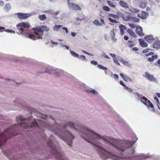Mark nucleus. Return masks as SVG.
<instances>
[{
	"mask_svg": "<svg viewBox=\"0 0 160 160\" xmlns=\"http://www.w3.org/2000/svg\"><path fill=\"white\" fill-rule=\"evenodd\" d=\"M14 135L11 129L6 130L4 132L0 133V147L4 144L8 137L10 138Z\"/></svg>",
	"mask_w": 160,
	"mask_h": 160,
	"instance_id": "39448f33",
	"label": "nucleus"
},
{
	"mask_svg": "<svg viewBox=\"0 0 160 160\" xmlns=\"http://www.w3.org/2000/svg\"><path fill=\"white\" fill-rule=\"evenodd\" d=\"M123 79L124 80L127 82L128 81H131V79L127 76H125Z\"/></svg>",
	"mask_w": 160,
	"mask_h": 160,
	"instance_id": "4c0bfd02",
	"label": "nucleus"
},
{
	"mask_svg": "<svg viewBox=\"0 0 160 160\" xmlns=\"http://www.w3.org/2000/svg\"><path fill=\"white\" fill-rule=\"evenodd\" d=\"M79 59L82 60H85V61L87 60V59L86 58L85 56L83 55H81L80 56H79V58H78Z\"/></svg>",
	"mask_w": 160,
	"mask_h": 160,
	"instance_id": "473e14b6",
	"label": "nucleus"
},
{
	"mask_svg": "<svg viewBox=\"0 0 160 160\" xmlns=\"http://www.w3.org/2000/svg\"><path fill=\"white\" fill-rule=\"evenodd\" d=\"M62 27V26L61 25H55L53 28L54 31H58L60 28Z\"/></svg>",
	"mask_w": 160,
	"mask_h": 160,
	"instance_id": "cd10ccee",
	"label": "nucleus"
},
{
	"mask_svg": "<svg viewBox=\"0 0 160 160\" xmlns=\"http://www.w3.org/2000/svg\"><path fill=\"white\" fill-rule=\"evenodd\" d=\"M62 29L65 31L66 32L67 34H68V30L67 28L63 27Z\"/></svg>",
	"mask_w": 160,
	"mask_h": 160,
	"instance_id": "0e129e2a",
	"label": "nucleus"
},
{
	"mask_svg": "<svg viewBox=\"0 0 160 160\" xmlns=\"http://www.w3.org/2000/svg\"><path fill=\"white\" fill-rule=\"evenodd\" d=\"M11 9V6L10 4L9 3L6 4L4 8V10L7 12H8Z\"/></svg>",
	"mask_w": 160,
	"mask_h": 160,
	"instance_id": "aec40b11",
	"label": "nucleus"
},
{
	"mask_svg": "<svg viewBox=\"0 0 160 160\" xmlns=\"http://www.w3.org/2000/svg\"><path fill=\"white\" fill-rule=\"evenodd\" d=\"M138 41L140 46L142 47H148V44L142 39H139Z\"/></svg>",
	"mask_w": 160,
	"mask_h": 160,
	"instance_id": "dca6fc26",
	"label": "nucleus"
},
{
	"mask_svg": "<svg viewBox=\"0 0 160 160\" xmlns=\"http://www.w3.org/2000/svg\"><path fill=\"white\" fill-rule=\"evenodd\" d=\"M91 63L92 65H96L98 64V62L94 60H91Z\"/></svg>",
	"mask_w": 160,
	"mask_h": 160,
	"instance_id": "49530a36",
	"label": "nucleus"
},
{
	"mask_svg": "<svg viewBox=\"0 0 160 160\" xmlns=\"http://www.w3.org/2000/svg\"><path fill=\"white\" fill-rule=\"evenodd\" d=\"M128 32L133 37L136 38V35L134 32L131 29H128L127 30Z\"/></svg>",
	"mask_w": 160,
	"mask_h": 160,
	"instance_id": "4be33fe9",
	"label": "nucleus"
},
{
	"mask_svg": "<svg viewBox=\"0 0 160 160\" xmlns=\"http://www.w3.org/2000/svg\"><path fill=\"white\" fill-rule=\"evenodd\" d=\"M17 121L20 122L18 124V125L24 128L28 129L33 127H38V126L36 121L33 122H32L31 125L28 123V120L25 119L22 117H19L17 118Z\"/></svg>",
	"mask_w": 160,
	"mask_h": 160,
	"instance_id": "f03ea898",
	"label": "nucleus"
},
{
	"mask_svg": "<svg viewBox=\"0 0 160 160\" xmlns=\"http://www.w3.org/2000/svg\"><path fill=\"white\" fill-rule=\"evenodd\" d=\"M87 91L88 92L93 93L95 95L98 94V92L93 89L91 88L90 89L88 90Z\"/></svg>",
	"mask_w": 160,
	"mask_h": 160,
	"instance_id": "412c9836",
	"label": "nucleus"
},
{
	"mask_svg": "<svg viewBox=\"0 0 160 160\" xmlns=\"http://www.w3.org/2000/svg\"><path fill=\"white\" fill-rule=\"evenodd\" d=\"M59 44H62V45L61 46V47H65L67 49L69 50L70 48L67 45H64L60 43Z\"/></svg>",
	"mask_w": 160,
	"mask_h": 160,
	"instance_id": "3c124183",
	"label": "nucleus"
},
{
	"mask_svg": "<svg viewBox=\"0 0 160 160\" xmlns=\"http://www.w3.org/2000/svg\"><path fill=\"white\" fill-rule=\"evenodd\" d=\"M97 67L100 69H103L104 70H107L108 69V68L104 67L101 65L98 64Z\"/></svg>",
	"mask_w": 160,
	"mask_h": 160,
	"instance_id": "c756f323",
	"label": "nucleus"
},
{
	"mask_svg": "<svg viewBox=\"0 0 160 160\" xmlns=\"http://www.w3.org/2000/svg\"><path fill=\"white\" fill-rule=\"evenodd\" d=\"M14 102L16 104V103H18L20 102V101H19V99L18 98L16 99L15 100H14Z\"/></svg>",
	"mask_w": 160,
	"mask_h": 160,
	"instance_id": "680f3d73",
	"label": "nucleus"
},
{
	"mask_svg": "<svg viewBox=\"0 0 160 160\" xmlns=\"http://www.w3.org/2000/svg\"><path fill=\"white\" fill-rule=\"evenodd\" d=\"M17 15L18 18L20 19H26L31 16L32 14L30 13H18L15 14Z\"/></svg>",
	"mask_w": 160,
	"mask_h": 160,
	"instance_id": "6e6552de",
	"label": "nucleus"
},
{
	"mask_svg": "<svg viewBox=\"0 0 160 160\" xmlns=\"http://www.w3.org/2000/svg\"><path fill=\"white\" fill-rule=\"evenodd\" d=\"M69 50H70V52L72 56H73L74 57L76 58H79V55L78 54L76 53L73 51L71 50L70 49Z\"/></svg>",
	"mask_w": 160,
	"mask_h": 160,
	"instance_id": "b1692460",
	"label": "nucleus"
},
{
	"mask_svg": "<svg viewBox=\"0 0 160 160\" xmlns=\"http://www.w3.org/2000/svg\"><path fill=\"white\" fill-rule=\"evenodd\" d=\"M113 62L114 63H116V64H117V65H118L119 66L120 65V63L118 61V59L116 58H114L113 59Z\"/></svg>",
	"mask_w": 160,
	"mask_h": 160,
	"instance_id": "37998d69",
	"label": "nucleus"
},
{
	"mask_svg": "<svg viewBox=\"0 0 160 160\" xmlns=\"http://www.w3.org/2000/svg\"><path fill=\"white\" fill-rule=\"evenodd\" d=\"M107 3L108 4L109 6H111L113 8H114L115 7V5L112 4V2L110 1H107Z\"/></svg>",
	"mask_w": 160,
	"mask_h": 160,
	"instance_id": "e433bc0d",
	"label": "nucleus"
},
{
	"mask_svg": "<svg viewBox=\"0 0 160 160\" xmlns=\"http://www.w3.org/2000/svg\"><path fill=\"white\" fill-rule=\"evenodd\" d=\"M49 27L46 26L42 25L41 26L35 27L32 28L34 30L35 34L36 35V38L37 39H42V36L43 35L44 31L48 32L49 30Z\"/></svg>",
	"mask_w": 160,
	"mask_h": 160,
	"instance_id": "20e7f679",
	"label": "nucleus"
},
{
	"mask_svg": "<svg viewBox=\"0 0 160 160\" xmlns=\"http://www.w3.org/2000/svg\"><path fill=\"white\" fill-rule=\"evenodd\" d=\"M119 28L120 29L121 34L122 35H123L124 34V30H125L127 29L126 27L122 24H120L119 26Z\"/></svg>",
	"mask_w": 160,
	"mask_h": 160,
	"instance_id": "f3484780",
	"label": "nucleus"
},
{
	"mask_svg": "<svg viewBox=\"0 0 160 160\" xmlns=\"http://www.w3.org/2000/svg\"><path fill=\"white\" fill-rule=\"evenodd\" d=\"M19 31L20 32V34L23 36L27 37H28L31 39L35 40L37 39L36 38V35H34L32 34H30L28 32V31L27 29H24L22 28H18Z\"/></svg>",
	"mask_w": 160,
	"mask_h": 160,
	"instance_id": "423d86ee",
	"label": "nucleus"
},
{
	"mask_svg": "<svg viewBox=\"0 0 160 160\" xmlns=\"http://www.w3.org/2000/svg\"><path fill=\"white\" fill-rule=\"evenodd\" d=\"M17 27H22L25 28H28L30 27L29 23L28 22H22L19 23L16 25Z\"/></svg>",
	"mask_w": 160,
	"mask_h": 160,
	"instance_id": "9d476101",
	"label": "nucleus"
},
{
	"mask_svg": "<svg viewBox=\"0 0 160 160\" xmlns=\"http://www.w3.org/2000/svg\"><path fill=\"white\" fill-rule=\"evenodd\" d=\"M110 35L111 37L115 36V33L114 32V29L113 28L110 32Z\"/></svg>",
	"mask_w": 160,
	"mask_h": 160,
	"instance_id": "79ce46f5",
	"label": "nucleus"
},
{
	"mask_svg": "<svg viewBox=\"0 0 160 160\" xmlns=\"http://www.w3.org/2000/svg\"><path fill=\"white\" fill-rule=\"evenodd\" d=\"M114 78L115 79H118V75L116 74H113Z\"/></svg>",
	"mask_w": 160,
	"mask_h": 160,
	"instance_id": "338daca9",
	"label": "nucleus"
},
{
	"mask_svg": "<svg viewBox=\"0 0 160 160\" xmlns=\"http://www.w3.org/2000/svg\"><path fill=\"white\" fill-rule=\"evenodd\" d=\"M123 14L120 12H117V16H118V18H119L120 17H122V16Z\"/></svg>",
	"mask_w": 160,
	"mask_h": 160,
	"instance_id": "a18cd8bd",
	"label": "nucleus"
},
{
	"mask_svg": "<svg viewBox=\"0 0 160 160\" xmlns=\"http://www.w3.org/2000/svg\"><path fill=\"white\" fill-rule=\"evenodd\" d=\"M120 5L122 7L127 8H129L128 4L122 1H120L119 2Z\"/></svg>",
	"mask_w": 160,
	"mask_h": 160,
	"instance_id": "6ab92c4d",
	"label": "nucleus"
},
{
	"mask_svg": "<svg viewBox=\"0 0 160 160\" xmlns=\"http://www.w3.org/2000/svg\"><path fill=\"white\" fill-rule=\"evenodd\" d=\"M59 69L61 72H56V75L59 77H61L64 74V72L62 70L60 69Z\"/></svg>",
	"mask_w": 160,
	"mask_h": 160,
	"instance_id": "c85d7f7f",
	"label": "nucleus"
},
{
	"mask_svg": "<svg viewBox=\"0 0 160 160\" xmlns=\"http://www.w3.org/2000/svg\"><path fill=\"white\" fill-rule=\"evenodd\" d=\"M132 17L131 16L128 15L126 16V18H127V21L131 20V18H132Z\"/></svg>",
	"mask_w": 160,
	"mask_h": 160,
	"instance_id": "e2e57ef3",
	"label": "nucleus"
},
{
	"mask_svg": "<svg viewBox=\"0 0 160 160\" xmlns=\"http://www.w3.org/2000/svg\"><path fill=\"white\" fill-rule=\"evenodd\" d=\"M147 107L148 108L149 107H150L151 108H152L153 109V112H155V110L154 109V107H153V104L151 103V104H149V105H148L147 106Z\"/></svg>",
	"mask_w": 160,
	"mask_h": 160,
	"instance_id": "09e8293b",
	"label": "nucleus"
},
{
	"mask_svg": "<svg viewBox=\"0 0 160 160\" xmlns=\"http://www.w3.org/2000/svg\"><path fill=\"white\" fill-rule=\"evenodd\" d=\"M50 42H51V44H52L53 45H57L58 44V42H54L52 40H51L50 41Z\"/></svg>",
	"mask_w": 160,
	"mask_h": 160,
	"instance_id": "bf43d9fd",
	"label": "nucleus"
},
{
	"mask_svg": "<svg viewBox=\"0 0 160 160\" xmlns=\"http://www.w3.org/2000/svg\"><path fill=\"white\" fill-rule=\"evenodd\" d=\"M132 50L134 51H137L138 50V49L137 47H134L132 48Z\"/></svg>",
	"mask_w": 160,
	"mask_h": 160,
	"instance_id": "774afa93",
	"label": "nucleus"
},
{
	"mask_svg": "<svg viewBox=\"0 0 160 160\" xmlns=\"http://www.w3.org/2000/svg\"><path fill=\"white\" fill-rule=\"evenodd\" d=\"M157 55H152L151 57L148 58V60L149 62H152L155 59L157 58Z\"/></svg>",
	"mask_w": 160,
	"mask_h": 160,
	"instance_id": "393cba45",
	"label": "nucleus"
},
{
	"mask_svg": "<svg viewBox=\"0 0 160 160\" xmlns=\"http://www.w3.org/2000/svg\"><path fill=\"white\" fill-rule=\"evenodd\" d=\"M108 16L111 17L114 19H118V17L117 15H115L113 14H110L108 15Z\"/></svg>",
	"mask_w": 160,
	"mask_h": 160,
	"instance_id": "7c9ffc66",
	"label": "nucleus"
},
{
	"mask_svg": "<svg viewBox=\"0 0 160 160\" xmlns=\"http://www.w3.org/2000/svg\"><path fill=\"white\" fill-rule=\"evenodd\" d=\"M128 46L130 48L132 47L134 45V44L133 43V42L132 41H128Z\"/></svg>",
	"mask_w": 160,
	"mask_h": 160,
	"instance_id": "58836bf2",
	"label": "nucleus"
},
{
	"mask_svg": "<svg viewBox=\"0 0 160 160\" xmlns=\"http://www.w3.org/2000/svg\"><path fill=\"white\" fill-rule=\"evenodd\" d=\"M135 96L137 98H139L141 97L142 95H140L138 93L136 92L135 93Z\"/></svg>",
	"mask_w": 160,
	"mask_h": 160,
	"instance_id": "de8ad7c7",
	"label": "nucleus"
},
{
	"mask_svg": "<svg viewBox=\"0 0 160 160\" xmlns=\"http://www.w3.org/2000/svg\"><path fill=\"white\" fill-rule=\"evenodd\" d=\"M145 158V156L143 155L138 156L132 157L131 158H130L129 160H142Z\"/></svg>",
	"mask_w": 160,
	"mask_h": 160,
	"instance_id": "2eb2a0df",
	"label": "nucleus"
},
{
	"mask_svg": "<svg viewBox=\"0 0 160 160\" xmlns=\"http://www.w3.org/2000/svg\"><path fill=\"white\" fill-rule=\"evenodd\" d=\"M129 26L132 29L135 28L136 27L133 24L129 23Z\"/></svg>",
	"mask_w": 160,
	"mask_h": 160,
	"instance_id": "8fccbe9b",
	"label": "nucleus"
},
{
	"mask_svg": "<svg viewBox=\"0 0 160 160\" xmlns=\"http://www.w3.org/2000/svg\"><path fill=\"white\" fill-rule=\"evenodd\" d=\"M69 0H68V7L70 9L76 11H81L82 10L81 8L78 5L69 2Z\"/></svg>",
	"mask_w": 160,
	"mask_h": 160,
	"instance_id": "0eeeda50",
	"label": "nucleus"
},
{
	"mask_svg": "<svg viewBox=\"0 0 160 160\" xmlns=\"http://www.w3.org/2000/svg\"><path fill=\"white\" fill-rule=\"evenodd\" d=\"M110 54L112 57L113 58V59L116 58V55L115 54L112 53H110Z\"/></svg>",
	"mask_w": 160,
	"mask_h": 160,
	"instance_id": "69168bd1",
	"label": "nucleus"
},
{
	"mask_svg": "<svg viewBox=\"0 0 160 160\" xmlns=\"http://www.w3.org/2000/svg\"><path fill=\"white\" fill-rule=\"evenodd\" d=\"M149 48H147L142 51V52L143 53H146L149 51Z\"/></svg>",
	"mask_w": 160,
	"mask_h": 160,
	"instance_id": "864d4df0",
	"label": "nucleus"
},
{
	"mask_svg": "<svg viewBox=\"0 0 160 160\" xmlns=\"http://www.w3.org/2000/svg\"><path fill=\"white\" fill-rule=\"evenodd\" d=\"M154 98L157 101V103L158 104H160V103H159V100H158V98L156 97V96H155L154 97Z\"/></svg>",
	"mask_w": 160,
	"mask_h": 160,
	"instance_id": "13d9d810",
	"label": "nucleus"
},
{
	"mask_svg": "<svg viewBox=\"0 0 160 160\" xmlns=\"http://www.w3.org/2000/svg\"><path fill=\"white\" fill-rule=\"evenodd\" d=\"M146 6V3L144 2H142L140 3V7L142 8H144Z\"/></svg>",
	"mask_w": 160,
	"mask_h": 160,
	"instance_id": "72a5a7b5",
	"label": "nucleus"
},
{
	"mask_svg": "<svg viewBox=\"0 0 160 160\" xmlns=\"http://www.w3.org/2000/svg\"><path fill=\"white\" fill-rule=\"evenodd\" d=\"M115 36H112L111 37L112 40L113 41V42H116L117 41V39L116 38H115Z\"/></svg>",
	"mask_w": 160,
	"mask_h": 160,
	"instance_id": "4d7b16f0",
	"label": "nucleus"
},
{
	"mask_svg": "<svg viewBox=\"0 0 160 160\" xmlns=\"http://www.w3.org/2000/svg\"><path fill=\"white\" fill-rule=\"evenodd\" d=\"M38 18L40 20L42 21H44L47 18L45 14L40 15L38 16Z\"/></svg>",
	"mask_w": 160,
	"mask_h": 160,
	"instance_id": "a878e982",
	"label": "nucleus"
},
{
	"mask_svg": "<svg viewBox=\"0 0 160 160\" xmlns=\"http://www.w3.org/2000/svg\"><path fill=\"white\" fill-rule=\"evenodd\" d=\"M144 39L148 42L151 43L154 41L153 37L152 35H149L145 37Z\"/></svg>",
	"mask_w": 160,
	"mask_h": 160,
	"instance_id": "ddd939ff",
	"label": "nucleus"
},
{
	"mask_svg": "<svg viewBox=\"0 0 160 160\" xmlns=\"http://www.w3.org/2000/svg\"><path fill=\"white\" fill-rule=\"evenodd\" d=\"M103 9L106 11H109L110 10V8L107 6H103L102 7Z\"/></svg>",
	"mask_w": 160,
	"mask_h": 160,
	"instance_id": "f704fd0d",
	"label": "nucleus"
},
{
	"mask_svg": "<svg viewBox=\"0 0 160 160\" xmlns=\"http://www.w3.org/2000/svg\"><path fill=\"white\" fill-rule=\"evenodd\" d=\"M131 20L136 22H139V19L134 17H132Z\"/></svg>",
	"mask_w": 160,
	"mask_h": 160,
	"instance_id": "c9c22d12",
	"label": "nucleus"
},
{
	"mask_svg": "<svg viewBox=\"0 0 160 160\" xmlns=\"http://www.w3.org/2000/svg\"><path fill=\"white\" fill-rule=\"evenodd\" d=\"M53 11L52 10L50 9L48 10H47L46 11H45L44 12H48L49 13L51 14H53Z\"/></svg>",
	"mask_w": 160,
	"mask_h": 160,
	"instance_id": "c03bdc74",
	"label": "nucleus"
},
{
	"mask_svg": "<svg viewBox=\"0 0 160 160\" xmlns=\"http://www.w3.org/2000/svg\"><path fill=\"white\" fill-rule=\"evenodd\" d=\"M93 23L95 25L98 26H101L102 25V23L99 22L98 20H95L93 21Z\"/></svg>",
	"mask_w": 160,
	"mask_h": 160,
	"instance_id": "bb28decb",
	"label": "nucleus"
},
{
	"mask_svg": "<svg viewBox=\"0 0 160 160\" xmlns=\"http://www.w3.org/2000/svg\"><path fill=\"white\" fill-rule=\"evenodd\" d=\"M142 14L139 13L138 14V17L141 18L143 19H146L148 14V13L144 11H142Z\"/></svg>",
	"mask_w": 160,
	"mask_h": 160,
	"instance_id": "f8f14e48",
	"label": "nucleus"
},
{
	"mask_svg": "<svg viewBox=\"0 0 160 160\" xmlns=\"http://www.w3.org/2000/svg\"><path fill=\"white\" fill-rule=\"evenodd\" d=\"M118 60L122 63H123V62L124 61V60L122 58L120 57H118Z\"/></svg>",
	"mask_w": 160,
	"mask_h": 160,
	"instance_id": "6e6d98bb",
	"label": "nucleus"
},
{
	"mask_svg": "<svg viewBox=\"0 0 160 160\" xmlns=\"http://www.w3.org/2000/svg\"><path fill=\"white\" fill-rule=\"evenodd\" d=\"M122 63L125 65L127 66L128 67H131V64L127 61H124Z\"/></svg>",
	"mask_w": 160,
	"mask_h": 160,
	"instance_id": "2f4dec72",
	"label": "nucleus"
},
{
	"mask_svg": "<svg viewBox=\"0 0 160 160\" xmlns=\"http://www.w3.org/2000/svg\"><path fill=\"white\" fill-rule=\"evenodd\" d=\"M5 31L8 32L15 33V31L10 29H5Z\"/></svg>",
	"mask_w": 160,
	"mask_h": 160,
	"instance_id": "a19ab883",
	"label": "nucleus"
},
{
	"mask_svg": "<svg viewBox=\"0 0 160 160\" xmlns=\"http://www.w3.org/2000/svg\"><path fill=\"white\" fill-rule=\"evenodd\" d=\"M62 125L63 127L62 132L56 131L53 129H51L59 138L63 140L69 146L72 147V140L74 138L68 130L70 128L79 132L80 135L82 138L94 145L101 157L104 160L108 158L115 159L116 157H119L118 154H132L134 152V149L132 147L134 144V141L114 140L112 143L110 141V138H102L90 129L83 126H80L79 130L72 122H66L62 123Z\"/></svg>",
	"mask_w": 160,
	"mask_h": 160,
	"instance_id": "f257e3e1",
	"label": "nucleus"
},
{
	"mask_svg": "<svg viewBox=\"0 0 160 160\" xmlns=\"http://www.w3.org/2000/svg\"><path fill=\"white\" fill-rule=\"evenodd\" d=\"M154 54V53L152 52H150L147 54H145V56H148L150 55H152Z\"/></svg>",
	"mask_w": 160,
	"mask_h": 160,
	"instance_id": "5fc2aeb1",
	"label": "nucleus"
},
{
	"mask_svg": "<svg viewBox=\"0 0 160 160\" xmlns=\"http://www.w3.org/2000/svg\"><path fill=\"white\" fill-rule=\"evenodd\" d=\"M129 11L132 13H138L140 11L139 10L133 8H130Z\"/></svg>",
	"mask_w": 160,
	"mask_h": 160,
	"instance_id": "5701e85b",
	"label": "nucleus"
},
{
	"mask_svg": "<svg viewBox=\"0 0 160 160\" xmlns=\"http://www.w3.org/2000/svg\"><path fill=\"white\" fill-rule=\"evenodd\" d=\"M102 54H103V55H102V56L103 57L107 58H108V59L110 58L106 54H105V52H103Z\"/></svg>",
	"mask_w": 160,
	"mask_h": 160,
	"instance_id": "603ef678",
	"label": "nucleus"
},
{
	"mask_svg": "<svg viewBox=\"0 0 160 160\" xmlns=\"http://www.w3.org/2000/svg\"><path fill=\"white\" fill-rule=\"evenodd\" d=\"M136 32L137 34L140 36H143L144 35V33L142 32V28L138 26L136 28Z\"/></svg>",
	"mask_w": 160,
	"mask_h": 160,
	"instance_id": "4468645a",
	"label": "nucleus"
},
{
	"mask_svg": "<svg viewBox=\"0 0 160 160\" xmlns=\"http://www.w3.org/2000/svg\"><path fill=\"white\" fill-rule=\"evenodd\" d=\"M154 48L157 49L160 48V41H158L155 42L153 45Z\"/></svg>",
	"mask_w": 160,
	"mask_h": 160,
	"instance_id": "a211bd4d",
	"label": "nucleus"
},
{
	"mask_svg": "<svg viewBox=\"0 0 160 160\" xmlns=\"http://www.w3.org/2000/svg\"><path fill=\"white\" fill-rule=\"evenodd\" d=\"M61 72L59 69H52L47 70L45 72L48 73L50 74H55L56 75V72Z\"/></svg>",
	"mask_w": 160,
	"mask_h": 160,
	"instance_id": "9b49d317",
	"label": "nucleus"
},
{
	"mask_svg": "<svg viewBox=\"0 0 160 160\" xmlns=\"http://www.w3.org/2000/svg\"><path fill=\"white\" fill-rule=\"evenodd\" d=\"M122 18L124 21H127V18H126V16L125 15L123 14L122 16Z\"/></svg>",
	"mask_w": 160,
	"mask_h": 160,
	"instance_id": "052dcab7",
	"label": "nucleus"
},
{
	"mask_svg": "<svg viewBox=\"0 0 160 160\" xmlns=\"http://www.w3.org/2000/svg\"><path fill=\"white\" fill-rule=\"evenodd\" d=\"M108 20L111 22L113 23H117L118 22H117L115 20L111 18H109L108 19Z\"/></svg>",
	"mask_w": 160,
	"mask_h": 160,
	"instance_id": "ea45409f",
	"label": "nucleus"
},
{
	"mask_svg": "<svg viewBox=\"0 0 160 160\" xmlns=\"http://www.w3.org/2000/svg\"><path fill=\"white\" fill-rule=\"evenodd\" d=\"M143 77L147 78V79L150 82H158V81L154 78V76L152 75L149 74L148 72H145V75H144Z\"/></svg>",
	"mask_w": 160,
	"mask_h": 160,
	"instance_id": "1a4fd4ad",
	"label": "nucleus"
},
{
	"mask_svg": "<svg viewBox=\"0 0 160 160\" xmlns=\"http://www.w3.org/2000/svg\"><path fill=\"white\" fill-rule=\"evenodd\" d=\"M53 136L51 135L50 138V141L48 142V146L52 149V153L54 154L58 159L59 160H64L62 156V152L58 149V148L55 146L52 142Z\"/></svg>",
	"mask_w": 160,
	"mask_h": 160,
	"instance_id": "7ed1b4c3",
	"label": "nucleus"
}]
</instances>
